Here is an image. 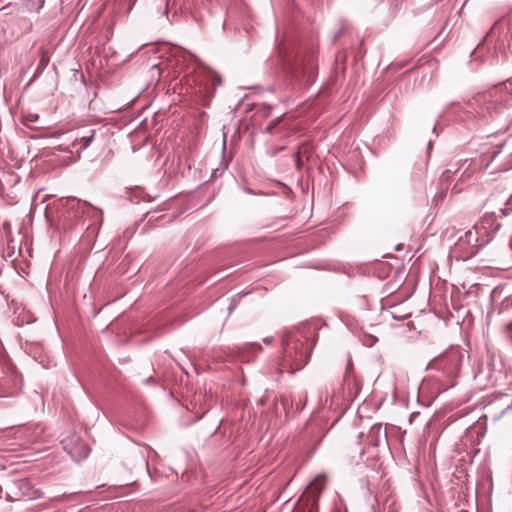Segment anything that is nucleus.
<instances>
[{"label":"nucleus","mask_w":512,"mask_h":512,"mask_svg":"<svg viewBox=\"0 0 512 512\" xmlns=\"http://www.w3.org/2000/svg\"><path fill=\"white\" fill-rule=\"evenodd\" d=\"M285 354L293 357L296 369H301L308 361L309 351L303 347L296 335H289L283 339Z\"/></svg>","instance_id":"1"},{"label":"nucleus","mask_w":512,"mask_h":512,"mask_svg":"<svg viewBox=\"0 0 512 512\" xmlns=\"http://www.w3.org/2000/svg\"><path fill=\"white\" fill-rule=\"evenodd\" d=\"M487 242H489L488 238L480 228H477V224H475L472 229L468 230L464 237H461L459 240V244L467 243L472 248L481 246Z\"/></svg>","instance_id":"2"},{"label":"nucleus","mask_w":512,"mask_h":512,"mask_svg":"<svg viewBox=\"0 0 512 512\" xmlns=\"http://www.w3.org/2000/svg\"><path fill=\"white\" fill-rule=\"evenodd\" d=\"M64 449L71 455V457L76 460H82L89 455V448L86 444L79 442L77 445H74V439H64L63 440Z\"/></svg>","instance_id":"3"},{"label":"nucleus","mask_w":512,"mask_h":512,"mask_svg":"<svg viewBox=\"0 0 512 512\" xmlns=\"http://www.w3.org/2000/svg\"><path fill=\"white\" fill-rule=\"evenodd\" d=\"M476 224L477 228H480L483 231L489 241L491 240L492 233L497 231L501 226V224L497 222V215L495 213L485 214Z\"/></svg>","instance_id":"4"},{"label":"nucleus","mask_w":512,"mask_h":512,"mask_svg":"<svg viewBox=\"0 0 512 512\" xmlns=\"http://www.w3.org/2000/svg\"><path fill=\"white\" fill-rule=\"evenodd\" d=\"M37 119H38V115L37 114H28L26 116V121L27 122H35V121H37Z\"/></svg>","instance_id":"5"},{"label":"nucleus","mask_w":512,"mask_h":512,"mask_svg":"<svg viewBox=\"0 0 512 512\" xmlns=\"http://www.w3.org/2000/svg\"><path fill=\"white\" fill-rule=\"evenodd\" d=\"M450 175H451V171L450 170H445L441 176V180L442 181H446L450 178Z\"/></svg>","instance_id":"6"},{"label":"nucleus","mask_w":512,"mask_h":512,"mask_svg":"<svg viewBox=\"0 0 512 512\" xmlns=\"http://www.w3.org/2000/svg\"><path fill=\"white\" fill-rule=\"evenodd\" d=\"M275 127V122H271L268 124V126L266 127V131L267 132H271L272 129Z\"/></svg>","instance_id":"7"},{"label":"nucleus","mask_w":512,"mask_h":512,"mask_svg":"<svg viewBox=\"0 0 512 512\" xmlns=\"http://www.w3.org/2000/svg\"><path fill=\"white\" fill-rule=\"evenodd\" d=\"M219 83H220V78L217 76H214V84H219Z\"/></svg>","instance_id":"8"},{"label":"nucleus","mask_w":512,"mask_h":512,"mask_svg":"<svg viewBox=\"0 0 512 512\" xmlns=\"http://www.w3.org/2000/svg\"><path fill=\"white\" fill-rule=\"evenodd\" d=\"M264 342H265L266 344H270V343L272 342V338H265V339H264Z\"/></svg>","instance_id":"9"},{"label":"nucleus","mask_w":512,"mask_h":512,"mask_svg":"<svg viewBox=\"0 0 512 512\" xmlns=\"http://www.w3.org/2000/svg\"><path fill=\"white\" fill-rule=\"evenodd\" d=\"M146 383H152L154 382V379L152 377H149L145 380Z\"/></svg>","instance_id":"10"},{"label":"nucleus","mask_w":512,"mask_h":512,"mask_svg":"<svg viewBox=\"0 0 512 512\" xmlns=\"http://www.w3.org/2000/svg\"><path fill=\"white\" fill-rule=\"evenodd\" d=\"M375 340H376L375 338H371L369 345H372L375 342Z\"/></svg>","instance_id":"11"},{"label":"nucleus","mask_w":512,"mask_h":512,"mask_svg":"<svg viewBox=\"0 0 512 512\" xmlns=\"http://www.w3.org/2000/svg\"><path fill=\"white\" fill-rule=\"evenodd\" d=\"M501 215L506 216V212L504 210H500Z\"/></svg>","instance_id":"12"},{"label":"nucleus","mask_w":512,"mask_h":512,"mask_svg":"<svg viewBox=\"0 0 512 512\" xmlns=\"http://www.w3.org/2000/svg\"><path fill=\"white\" fill-rule=\"evenodd\" d=\"M254 346L258 347V349H261V346H259L257 343H254Z\"/></svg>","instance_id":"13"},{"label":"nucleus","mask_w":512,"mask_h":512,"mask_svg":"<svg viewBox=\"0 0 512 512\" xmlns=\"http://www.w3.org/2000/svg\"><path fill=\"white\" fill-rule=\"evenodd\" d=\"M254 346L258 347V349H261V346H259L257 343H254Z\"/></svg>","instance_id":"14"},{"label":"nucleus","mask_w":512,"mask_h":512,"mask_svg":"<svg viewBox=\"0 0 512 512\" xmlns=\"http://www.w3.org/2000/svg\"><path fill=\"white\" fill-rule=\"evenodd\" d=\"M254 346L258 347V349H261V346H259L257 343H254Z\"/></svg>","instance_id":"15"},{"label":"nucleus","mask_w":512,"mask_h":512,"mask_svg":"<svg viewBox=\"0 0 512 512\" xmlns=\"http://www.w3.org/2000/svg\"><path fill=\"white\" fill-rule=\"evenodd\" d=\"M508 408L512 409V400H511V403L509 404Z\"/></svg>","instance_id":"16"}]
</instances>
